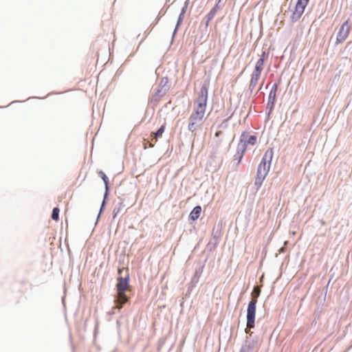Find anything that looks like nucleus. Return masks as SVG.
Masks as SVG:
<instances>
[{
	"mask_svg": "<svg viewBox=\"0 0 352 352\" xmlns=\"http://www.w3.org/2000/svg\"><path fill=\"white\" fill-rule=\"evenodd\" d=\"M208 85L209 82L205 83L201 87L194 102L193 110L188 118V129L194 136L197 135V131L201 128L206 120Z\"/></svg>",
	"mask_w": 352,
	"mask_h": 352,
	"instance_id": "nucleus-1",
	"label": "nucleus"
},
{
	"mask_svg": "<svg viewBox=\"0 0 352 352\" xmlns=\"http://www.w3.org/2000/svg\"><path fill=\"white\" fill-rule=\"evenodd\" d=\"M131 291L129 285V275L127 274L125 277H118L116 284V295L114 302L116 306L113 309H120L123 305L129 301V298L126 295V292Z\"/></svg>",
	"mask_w": 352,
	"mask_h": 352,
	"instance_id": "nucleus-2",
	"label": "nucleus"
},
{
	"mask_svg": "<svg viewBox=\"0 0 352 352\" xmlns=\"http://www.w3.org/2000/svg\"><path fill=\"white\" fill-rule=\"evenodd\" d=\"M273 155V149L271 148H268L265 151L262 160L258 165L256 177L255 179V185L258 188L261 186L263 180L270 170Z\"/></svg>",
	"mask_w": 352,
	"mask_h": 352,
	"instance_id": "nucleus-3",
	"label": "nucleus"
},
{
	"mask_svg": "<svg viewBox=\"0 0 352 352\" xmlns=\"http://www.w3.org/2000/svg\"><path fill=\"white\" fill-rule=\"evenodd\" d=\"M257 300L252 299L248 303L247 309V329H251L254 327L256 316V305Z\"/></svg>",
	"mask_w": 352,
	"mask_h": 352,
	"instance_id": "nucleus-4",
	"label": "nucleus"
},
{
	"mask_svg": "<svg viewBox=\"0 0 352 352\" xmlns=\"http://www.w3.org/2000/svg\"><path fill=\"white\" fill-rule=\"evenodd\" d=\"M351 31V26L349 25V20H346L340 27L337 36H336V44L343 43L348 37Z\"/></svg>",
	"mask_w": 352,
	"mask_h": 352,
	"instance_id": "nucleus-5",
	"label": "nucleus"
},
{
	"mask_svg": "<svg viewBox=\"0 0 352 352\" xmlns=\"http://www.w3.org/2000/svg\"><path fill=\"white\" fill-rule=\"evenodd\" d=\"M309 0H298L295 9L292 14V19L293 21L298 20L305 11V8L307 6Z\"/></svg>",
	"mask_w": 352,
	"mask_h": 352,
	"instance_id": "nucleus-6",
	"label": "nucleus"
},
{
	"mask_svg": "<svg viewBox=\"0 0 352 352\" xmlns=\"http://www.w3.org/2000/svg\"><path fill=\"white\" fill-rule=\"evenodd\" d=\"M266 58H267V54H266L265 52L263 51L262 52V54H261L260 58H258V60L256 61V63L255 64V67L253 70V72L261 74V73L264 69V63H265V60L266 59Z\"/></svg>",
	"mask_w": 352,
	"mask_h": 352,
	"instance_id": "nucleus-7",
	"label": "nucleus"
},
{
	"mask_svg": "<svg viewBox=\"0 0 352 352\" xmlns=\"http://www.w3.org/2000/svg\"><path fill=\"white\" fill-rule=\"evenodd\" d=\"M261 74L253 72L251 74V78L250 80L249 89L252 91L257 86L258 82L260 79Z\"/></svg>",
	"mask_w": 352,
	"mask_h": 352,
	"instance_id": "nucleus-8",
	"label": "nucleus"
},
{
	"mask_svg": "<svg viewBox=\"0 0 352 352\" xmlns=\"http://www.w3.org/2000/svg\"><path fill=\"white\" fill-rule=\"evenodd\" d=\"M201 212V208L199 206H195L193 210L190 213L189 217L191 220L195 221L197 220Z\"/></svg>",
	"mask_w": 352,
	"mask_h": 352,
	"instance_id": "nucleus-9",
	"label": "nucleus"
},
{
	"mask_svg": "<svg viewBox=\"0 0 352 352\" xmlns=\"http://www.w3.org/2000/svg\"><path fill=\"white\" fill-rule=\"evenodd\" d=\"M165 127L166 124H164L154 133V138L152 140H155V142H157V138H160L164 132Z\"/></svg>",
	"mask_w": 352,
	"mask_h": 352,
	"instance_id": "nucleus-10",
	"label": "nucleus"
},
{
	"mask_svg": "<svg viewBox=\"0 0 352 352\" xmlns=\"http://www.w3.org/2000/svg\"><path fill=\"white\" fill-rule=\"evenodd\" d=\"M277 89H278L277 84H274L272 86V89H271V91L270 92V94H269L270 99H272L273 100L275 99L276 95Z\"/></svg>",
	"mask_w": 352,
	"mask_h": 352,
	"instance_id": "nucleus-11",
	"label": "nucleus"
},
{
	"mask_svg": "<svg viewBox=\"0 0 352 352\" xmlns=\"http://www.w3.org/2000/svg\"><path fill=\"white\" fill-rule=\"evenodd\" d=\"M98 174L100 175L101 178L102 179V180L105 184L106 190L107 191L108 190V185H109L108 177H107L105 173L102 170L99 171Z\"/></svg>",
	"mask_w": 352,
	"mask_h": 352,
	"instance_id": "nucleus-12",
	"label": "nucleus"
},
{
	"mask_svg": "<svg viewBox=\"0 0 352 352\" xmlns=\"http://www.w3.org/2000/svg\"><path fill=\"white\" fill-rule=\"evenodd\" d=\"M59 208H54L52 211V219L56 221H58L59 219Z\"/></svg>",
	"mask_w": 352,
	"mask_h": 352,
	"instance_id": "nucleus-13",
	"label": "nucleus"
},
{
	"mask_svg": "<svg viewBox=\"0 0 352 352\" xmlns=\"http://www.w3.org/2000/svg\"><path fill=\"white\" fill-rule=\"evenodd\" d=\"M215 14H216V8H214L210 10V12L208 13V14L207 16L208 20L206 22V25H208L209 21H211L214 18V16H215Z\"/></svg>",
	"mask_w": 352,
	"mask_h": 352,
	"instance_id": "nucleus-14",
	"label": "nucleus"
},
{
	"mask_svg": "<svg viewBox=\"0 0 352 352\" xmlns=\"http://www.w3.org/2000/svg\"><path fill=\"white\" fill-rule=\"evenodd\" d=\"M261 293V289L258 287H256L254 288L253 292L252 294V299H256L259 296Z\"/></svg>",
	"mask_w": 352,
	"mask_h": 352,
	"instance_id": "nucleus-15",
	"label": "nucleus"
},
{
	"mask_svg": "<svg viewBox=\"0 0 352 352\" xmlns=\"http://www.w3.org/2000/svg\"><path fill=\"white\" fill-rule=\"evenodd\" d=\"M257 138L255 135H250L246 140L247 143L251 145H254L256 142Z\"/></svg>",
	"mask_w": 352,
	"mask_h": 352,
	"instance_id": "nucleus-16",
	"label": "nucleus"
},
{
	"mask_svg": "<svg viewBox=\"0 0 352 352\" xmlns=\"http://www.w3.org/2000/svg\"><path fill=\"white\" fill-rule=\"evenodd\" d=\"M222 134V131H217L215 133V136L216 137H219V135H221Z\"/></svg>",
	"mask_w": 352,
	"mask_h": 352,
	"instance_id": "nucleus-17",
	"label": "nucleus"
},
{
	"mask_svg": "<svg viewBox=\"0 0 352 352\" xmlns=\"http://www.w3.org/2000/svg\"><path fill=\"white\" fill-rule=\"evenodd\" d=\"M263 82H262V83H261V85L260 87L258 88V90H261V88H262V87H263Z\"/></svg>",
	"mask_w": 352,
	"mask_h": 352,
	"instance_id": "nucleus-18",
	"label": "nucleus"
},
{
	"mask_svg": "<svg viewBox=\"0 0 352 352\" xmlns=\"http://www.w3.org/2000/svg\"><path fill=\"white\" fill-rule=\"evenodd\" d=\"M153 146H154V144H152V143H149V147H153Z\"/></svg>",
	"mask_w": 352,
	"mask_h": 352,
	"instance_id": "nucleus-19",
	"label": "nucleus"
},
{
	"mask_svg": "<svg viewBox=\"0 0 352 352\" xmlns=\"http://www.w3.org/2000/svg\"><path fill=\"white\" fill-rule=\"evenodd\" d=\"M122 270L119 269V270H118V273H119V274H120V273L122 272Z\"/></svg>",
	"mask_w": 352,
	"mask_h": 352,
	"instance_id": "nucleus-20",
	"label": "nucleus"
}]
</instances>
